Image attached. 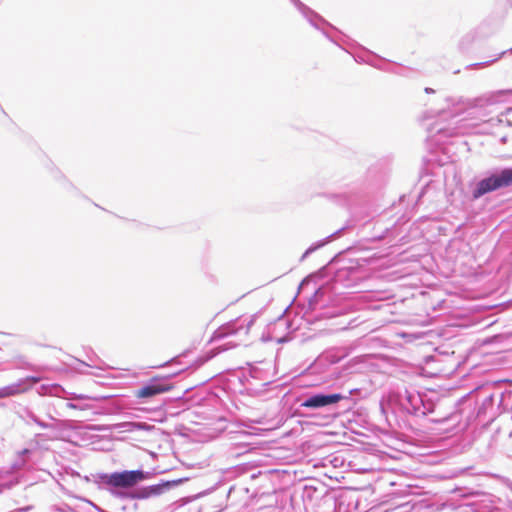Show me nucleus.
Wrapping results in <instances>:
<instances>
[{
	"label": "nucleus",
	"instance_id": "nucleus-1",
	"mask_svg": "<svg viewBox=\"0 0 512 512\" xmlns=\"http://www.w3.org/2000/svg\"><path fill=\"white\" fill-rule=\"evenodd\" d=\"M512 185V168L503 169L499 174H493L488 178L481 180L473 192L474 198L495 191L502 187Z\"/></svg>",
	"mask_w": 512,
	"mask_h": 512
},
{
	"label": "nucleus",
	"instance_id": "nucleus-2",
	"mask_svg": "<svg viewBox=\"0 0 512 512\" xmlns=\"http://www.w3.org/2000/svg\"><path fill=\"white\" fill-rule=\"evenodd\" d=\"M145 478L143 471L140 470H132V471H123V472H115L110 475H104L102 477V481L108 485L115 488H130L135 486L138 482L142 481Z\"/></svg>",
	"mask_w": 512,
	"mask_h": 512
},
{
	"label": "nucleus",
	"instance_id": "nucleus-3",
	"mask_svg": "<svg viewBox=\"0 0 512 512\" xmlns=\"http://www.w3.org/2000/svg\"><path fill=\"white\" fill-rule=\"evenodd\" d=\"M40 378L28 376L16 383L10 384L0 389V398H6L22 394L30 390L34 384L38 383Z\"/></svg>",
	"mask_w": 512,
	"mask_h": 512
},
{
	"label": "nucleus",
	"instance_id": "nucleus-4",
	"mask_svg": "<svg viewBox=\"0 0 512 512\" xmlns=\"http://www.w3.org/2000/svg\"><path fill=\"white\" fill-rule=\"evenodd\" d=\"M172 389H173L172 384H169V383H166L163 381H159L158 379H153L147 385L138 389L135 392V397L138 399L152 398V397H155L156 395L168 392Z\"/></svg>",
	"mask_w": 512,
	"mask_h": 512
},
{
	"label": "nucleus",
	"instance_id": "nucleus-5",
	"mask_svg": "<svg viewBox=\"0 0 512 512\" xmlns=\"http://www.w3.org/2000/svg\"><path fill=\"white\" fill-rule=\"evenodd\" d=\"M344 397L341 394H331V395H314L308 399H306L302 406L306 408H319L327 405L338 403Z\"/></svg>",
	"mask_w": 512,
	"mask_h": 512
},
{
	"label": "nucleus",
	"instance_id": "nucleus-6",
	"mask_svg": "<svg viewBox=\"0 0 512 512\" xmlns=\"http://www.w3.org/2000/svg\"><path fill=\"white\" fill-rule=\"evenodd\" d=\"M182 483V479L173 481H166L160 484L152 485L144 490L143 497H149L151 495H161L166 489L172 486H177Z\"/></svg>",
	"mask_w": 512,
	"mask_h": 512
},
{
	"label": "nucleus",
	"instance_id": "nucleus-7",
	"mask_svg": "<svg viewBox=\"0 0 512 512\" xmlns=\"http://www.w3.org/2000/svg\"><path fill=\"white\" fill-rule=\"evenodd\" d=\"M224 335H226V333L221 332L220 330H217L214 334V338H220V337H223Z\"/></svg>",
	"mask_w": 512,
	"mask_h": 512
},
{
	"label": "nucleus",
	"instance_id": "nucleus-8",
	"mask_svg": "<svg viewBox=\"0 0 512 512\" xmlns=\"http://www.w3.org/2000/svg\"><path fill=\"white\" fill-rule=\"evenodd\" d=\"M69 407H71V408H75V405H73V404H69Z\"/></svg>",
	"mask_w": 512,
	"mask_h": 512
}]
</instances>
